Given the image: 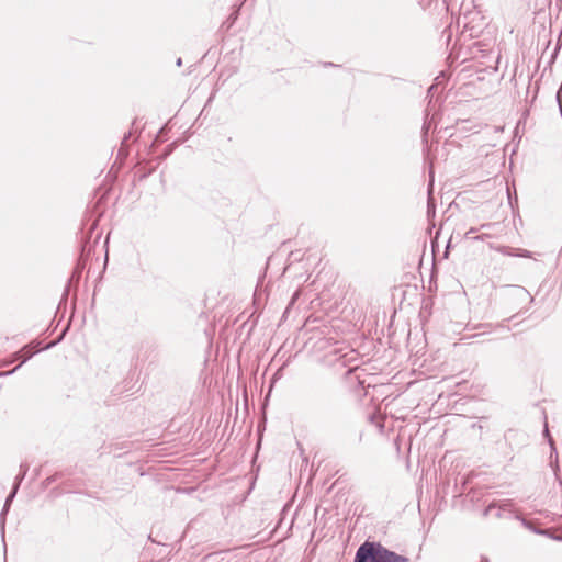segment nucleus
Segmentation results:
<instances>
[{
	"label": "nucleus",
	"mask_w": 562,
	"mask_h": 562,
	"mask_svg": "<svg viewBox=\"0 0 562 562\" xmlns=\"http://www.w3.org/2000/svg\"><path fill=\"white\" fill-rule=\"evenodd\" d=\"M177 66H181L182 65V59L181 58H178L177 61H176Z\"/></svg>",
	"instance_id": "obj_23"
},
{
	"label": "nucleus",
	"mask_w": 562,
	"mask_h": 562,
	"mask_svg": "<svg viewBox=\"0 0 562 562\" xmlns=\"http://www.w3.org/2000/svg\"><path fill=\"white\" fill-rule=\"evenodd\" d=\"M213 559H214V558H213L212 555H207V557H206V561H207V562H211Z\"/></svg>",
	"instance_id": "obj_25"
},
{
	"label": "nucleus",
	"mask_w": 562,
	"mask_h": 562,
	"mask_svg": "<svg viewBox=\"0 0 562 562\" xmlns=\"http://www.w3.org/2000/svg\"><path fill=\"white\" fill-rule=\"evenodd\" d=\"M11 504L4 503L3 508L0 513V527L2 531V537L4 536V524H5V515L10 509Z\"/></svg>",
	"instance_id": "obj_8"
},
{
	"label": "nucleus",
	"mask_w": 562,
	"mask_h": 562,
	"mask_svg": "<svg viewBox=\"0 0 562 562\" xmlns=\"http://www.w3.org/2000/svg\"><path fill=\"white\" fill-rule=\"evenodd\" d=\"M29 471V464L27 463H21L20 465V472L23 474V475H26Z\"/></svg>",
	"instance_id": "obj_13"
},
{
	"label": "nucleus",
	"mask_w": 562,
	"mask_h": 562,
	"mask_svg": "<svg viewBox=\"0 0 562 562\" xmlns=\"http://www.w3.org/2000/svg\"><path fill=\"white\" fill-rule=\"evenodd\" d=\"M22 482H20L19 480H15L14 479V483H13V486L12 487H18V490L20 488V485H21Z\"/></svg>",
	"instance_id": "obj_20"
},
{
	"label": "nucleus",
	"mask_w": 562,
	"mask_h": 562,
	"mask_svg": "<svg viewBox=\"0 0 562 562\" xmlns=\"http://www.w3.org/2000/svg\"><path fill=\"white\" fill-rule=\"evenodd\" d=\"M16 493H18V487H12V490L9 493V495L7 496L4 503L11 504L13 502L14 497L16 496Z\"/></svg>",
	"instance_id": "obj_11"
},
{
	"label": "nucleus",
	"mask_w": 562,
	"mask_h": 562,
	"mask_svg": "<svg viewBox=\"0 0 562 562\" xmlns=\"http://www.w3.org/2000/svg\"><path fill=\"white\" fill-rule=\"evenodd\" d=\"M518 290L529 295V293L525 290V288L518 286Z\"/></svg>",
	"instance_id": "obj_24"
},
{
	"label": "nucleus",
	"mask_w": 562,
	"mask_h": 562,
	"mask_svg": "<svg viewBox=\"0 0 562 562\" xmlns=\"http://www.w3.org/2000/svg\"><path fill=\"white\" fill-rule=\"evenodd\" d=\"M543 436L548 439V443H549L550 449H551V452H550V464H551L554 473L557 474V472L559 471L558 450H557L554 440H553V438L550 435L547 422L544 423Z\"/></svg>",
	"instance_id": "obj_4"
},
{
	"label": "nucleus",
	"mask_w": 562,
	"mask_h": 562,
	"mask_svg": "<svg viewBox=\"0 0 562 562\" xmlns=\"http://www.w3.org/2000/svg\"><path fill=\"white\" fill-rule=\"evenodd\" d=\"M555 540H562V537H552Z\"/></svg>",
	"instance_id": "obj_26"
},
{
	"label": "nucleus",
	"mask_w": 562,
	"mask_h": 562,
	"mask_svg": "<svg viewBox=\"0 0 562 562\" xmlns=\"http://www.w3.org/2000/svg\"><path fill=\"white\" fill-rule=\"evenodd\" d=\"M559 50H560V45L558 44L557 47L554 48L553 53H552L551 63H553L554 59L557 58Z\"/></svg>",
	"instance_id": "obj_15"
},
{
	"label": "nucleus",
	"mask_w": 562,
	"mask_h": 562,
	"mask_svg": "<svg viewBox=\"0 0 562 562\" xmlns=\"http://www.w3.org/2000/svg\"><path fill=\"white\" fill-rule=\"evenodd\" d=\"M476 231H477L476 228L472 227V228H470V229L465 233V236H467V237H471V235H472V234H474Z\"/></svg>",
	"instance_id": "obj_16"
},
{
	"label": "nucleus",
	"mask_w": 562,
	"mask_h": 562,
	"mask_svg": "<svg viewBox=\"0 0 562 562\" xmlns=\"http://www.w3.org/2000/svg\"><path fill=\"white\" fill-rule=\"evenodd\" d=\"M516 518H517V519H519V520L521 521V524H522L525 527H527V528L531 529L533 532H536V533H540V535H541V533H543V531H542V530H540V529H536V528H535V529H532V528H531V526H530V524H529V521H527L525 518H522V517H520V516H518V515L516 516Z\"/></svg>",
	"instance_id": "obj_10"
},
{
	"label": "nucleus",
	"mask_w": 562,
	"mask_h": 562,
	"mask_svg": "<svg viewBox=\"0 0 562 562\" xmlns=\"http://www.w3.org/2000/svg\"><path fill=\"white\" fill-rule=\"evenodd\" d=\"M516 256H519V257H524V258H530L531 257V252L529 250H520L519 254H517Z\"/></svg>",
	"instance_id": "obj_12"
},
{
	"label": "nucleus",
	"mask_w": 562,
	"mask_h": 562,
	"mask_svg": "<svg viewBox=\"0 0 562 562\" xmlns=\"http://www.w3.org/2000/svg\"><path fill=\"white\" fill-rule=\"evenodd\" d=\"M131 136V133L128 135H125L123 140H122V147L125 145V143L127 142L128 137Z\"/></svg>",
	"instance_id": "obj_21"
},
{
	"label": "nucleus",
	"mask_w": 562,
	"mask_h": 562,
	"mask_svg": "<svg viewBox=\"0 0 562 562\" xmlns=\"http://www.w3.org/2000/svg\"><path fill=\"white\" fill-rule=\"evenodd\" d=\"M25 475H23L21 472L15 476V480H19L22 482L24 480Z\"/></svg>",
	"instance_id": "obj_19"
},
{
	"label": "nucleus",
	"mask_w": 562,
	"mask_h": 562,
	"mask_svg": "<svg viewBox=\"0 0 562 562\" xmlns=\"http://www.w3.org/2000/svg\"><path fill=\"white\" fill-rule=\"evenodd\" d=\"M59 340H60V339H58L57 341H53V342H50L49 345H47V346L45 347V349H48V348H50V347H54V346H55Z\"/></svg>",
	"instance_id": "obj_22"
},
{
	"label": "nucleus",
	"mask_w": 562,
	"mask_h": 562,
	"mask_svg": "<svg viewBox=\"0 0 562 562\" xmlns=\"http://www.w3.org/2000/svg\"><path fill=\"white\" fill-rule=\"evenodd\" d=\"M353 562H408V558L367 540L357 549Z\"/></svg>",
	"instance_id": "obj_1"
},
{
	"label": "nucleus",
	"mask_w": 562,
	"mask_h": 562,
	"mask_svg": "<svg viewBox=\"0 0 562 562\" xmlns=\"http://www.w3.org/2000/svg\"><path fill=\"white\" fill-rule=\"evenodd\" d=\"M297 297H299V292L296 291V292H294V294L292 295V299H291V301H290L289 306H288V308H286V310H289V308L294 304V302L297 300Z\"/></svg>",
	"instance_id": "obj_14"
},
{
	"label": "nucleus",
	"mask_w": 562,
	"mask_h": 562,
	"mask_svg": "<svg viewBox=\"0 0 562 562\" xmlns=\"http://www.w3.org/2000/svg\"><path fill=\"white\" fill-rule=\"evenodd\" d=\"M514 502L512 499H503L499 502H492L483 512V516H488L493 509H497L495 516L497 518L502 517L503 512L513 513L514 512Z\"/></svg>",
	"instance_id": "obj_3"
},
{
	"label": "nucleus",
	"mask_w": 562,
	"mask_h": 562,
	"mask_svg": "<svg viewBox=\"0 0 562 562\" xmlns=\"http://www.w3.org/2000/svg\"><path fill=\"white\" fill-rule=\"evenodd\" d=\"M337 360L341 361L342 366L349 364L351 361H356L357 358L355 356V351L350 350L349 352H345L342 355H339Z\"/></svg>",
	"instance_id": "obj_7"
},
{
	"label": "nucleus",
	"mask_w": 562,
	"mask_h": 562,
	"mask_svg": "<svg viewBox=\"0 0 562 562\" xmlns=\"http://www.w3.org/2000/svg\"><path fill=\"white\" fill-rule=\"evenodd\" d=\"M429 128H430V122H428L427 119H426L425 122H424L423 128H422V136H423V142L424 143L428 142V131H429Z\"/></svg>",
	"instance_id": "obj_9"
},
{
	"label": "nucleus",
	"mask_w": 562,
	"mask_h": 562,
	"mask_svg": "<svg viewBox=\"0 0 562 562\" xmlns=\"http://www.w3.org/2000/svg\"><path fill=\"white\" fill-rule=\"evenodd\" d=\"M35 352L36 351H31L29 349V346L23 347L20 351H18L15 353L16 358H21V362L11 371L1 372L0 376H7V375H11L12 373H14L19 368H21L22 364H24L27 360H30L35 355Z\"/></svg>",
	"instance_id": "obj_5"
},
{
	"label": "nucleus",
	"mask_w": 562,
	"mask_h": 562,
	"mask_svg": "<svg viewBox=\"0 0 562 562\" xmlns=\"http://www.w3.org/2000/svg\"><path fill=\"white\" fill-rule=\"evenodd\" d=\"M172 147H173V144L168 145V147H167V149H166V153H165V157L171 154V151H172Z\"/></svg>",
	"instance_id": "obj_17"
},
{
	"label": "nucleus",
	"mask_w": 562,
	"mask_h": 562,
	"mask_svg": "<svg viewBox=\"0 0 562 562\" xmlns=\"http://www.w3.org/2000/svg\"><path fill=\"white\" fill-rule=\"evenodd\" d=\"M90 250H91L90 245L88 243H82L81 249H80V256L77 260L76 267L74 268L71 277L67 281V284H66L64 293H63L61 301H67L71 285L74 283L78 284L79 280L81 278V273L86 267V262L89 258Z\"/></svg>",
	"instance_id": "obj_2"
},
{
	"label": "nucleus",
	"mask_w": 562,
	"mask_h": 562,
	"mask_svg": "<svg viewBox=\"0 0 562 562\" xmlns=\"http://www.w3.org/2000/svg\"><path fill=\"white\" fill-rule=\"evenodd\" d=\"M430 177L432 178V171L430 170ZM431 187H432V179L429 182L428 186V201H427V216L428 218L431 216H435L436 207H435V201L431 195Z\"/></svg>",
	"instance_id": "obj_6"
},
{
	"label": "nucleus",
	"mask_w": 562,
	"mask_h": 562,
	"mask_svg": "<svg viewBox=\"0 0 562 562\" xmlns=\"http://www.w3.org/2000/svg\"><path fill=\"white\" fill-rule=\"evenodd\" d=\"M356 369H358V364H355V366H350L347 373H351L353 372Z\"/></svg>",
	"instance_id": "obj_18"
}]
</instances>
